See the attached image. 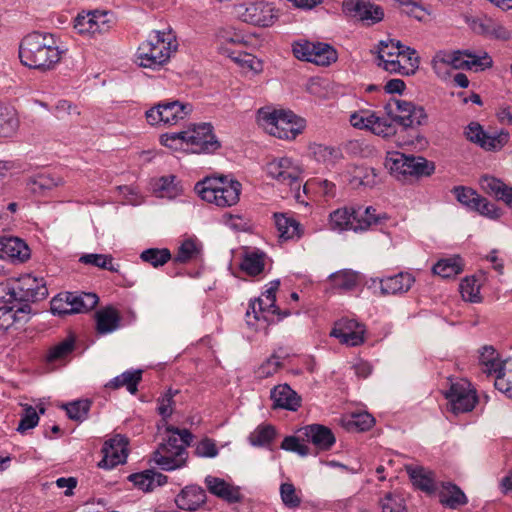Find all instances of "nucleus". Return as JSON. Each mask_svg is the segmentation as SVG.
I'll return each mask as SVG.
<instances>
[{
	"label": "nucleus",
	"instance_id": "obj_21",
	"mask_svg": "<svg viewBox=\"0 0 512 512\" xmlns=\"http://www.w3.org/2000/svg\"><path fill=\"white\" fill-rule=\"evenodd\" d=\"M464 134L467 140L479 145L485 150H497L503 146L500 136L487 134L477 122H471L466 127Z\"/></svg>",
	"mask_w": 512,
	"mask_h": 512
},
{
	"label": "nucleus",
	"instance_id": "obj_26",
	"mask_svg": "<svg viewBox=\"0 0 512 512\" xmlns=\"http://www.w3.org/2000/svg\"><path fill=\"white\" fill-rule=\"evenodd\" d=\"M176 504L182 510L194 511L206 501V492L197 485L186 486L176 497Z\"/></svg>",
	"mask_w": 512,
	"mask_h": 512
},
{
	"label": "nucleus",
	"instance_id": "obj_10",
	"mask_svg": "<svg viewBox=\"0 0 512 512\" xmlns=\"http://www.w3.org/2000/svg\"><path fill=\"white\" fill-rule=\"evenodd\" d=\"M438 65H448L454 69H472L476 67V69L483 70L492 65V59L487 54L478 57L459 50L453 52L440 51L433 59L434 69H437Z\"/></svg>",
	"mask_w": 512,
	"mask_h": 512
},
{
	"label": "nucleus",
	"instance_id": "obj_53",
	"mask_svg": "<svg viewBox=\"0 0 512 512\" xmlns=\"http://www.w3.org/2000/svg\"><path fill=\"white\" fill-rule=\"evenodd\" d=\"M278 11L273 3L258 1V27H270L278 19Z\"/></svg>",
	"mask_w": 512,
	"mask_h": 512
},
{
	"label": "nucleus",
	"instance_id": "obj_45",
	"mask_svg": "<svg viewBox=\"0 0 512 512\" xmlns=\"http://www.w3.org/2000/svg\"><path fill=\"white\" fill-rule=\"evenodd\" d=\"M401 47L402 44L400 41H395L392 39L387 41H380L377 46V58L379 60L378 66L384 69V65L386 64L387 60L399 59V55L401 54Z\"/></svg>",
	"mask_w": 512,
	"mask_h": 512
},
{
	"label": "nucleus",
	"instance_id": "obj_20",
	"mask_svg": "<svg viewBox=\"0 0 512 512\" xmlns=\"http://www.w3.org/2000/svg\"><path fill=\"white\" fill-rule=\"evenodd\" d=\"M30 256L26 243L17 237L0 238V258L9 261L23 262Z\"/></svg>",
	"mask_w": 512,
	"mask_h": 512
},
{
	"label": "nucleus",
	"instance_id": "obj_43",
	"mask_svg": "<svg viewBox=\"0 0 512 512\" xmlns=\"http://www.w3.org/2000/svg\"><path fill=\"white\" fill-rule=\"evenodd\" d=\"M479 362L482 365L484 373L491 375L501 370V366L504 365L499 359L498 352L493 346H484L480 352Z\"/></svg>",
	"mask_w": 512,
	"mask_h": 512
},
{
	"label": "nucleus",
	"instance_id": "obj_6",
	"mask_svg": "<svg viewBox=\"0 0 512 512\" xmlns=\"http://www.w3.org/2000/svg\"><path fill=\"white\" fill-rule=\"evenodd\" d=\"M375 212L376 210L371 206L339 208L330 213L329 224L333 230H353L355 232L364 231L372 225L381 223L382 219H386L385 215L382 217L380 215H376Z\"/></svg>",
	"mask_w": 512,
	"mask_h": 512
},
{
	"label": "nucleus",
	"instance_id": "obj_47",
	"mask_svg": "<svg viewBox=\"0 0 512 512\" xmlns=\"http://www.w3.org/2000/svg\"><path fill=\"white\" fill-rule=\"evenodd\" d=\"M72 309L74 313H86L98 304L99 298L95 293L72 292Z\"/></svg>",
	"mask_w": 512,
	"mask_h": 512
},
{
	"label": "nucleus",
	"instance_id": "obj_42",
	"mask_svg": "<svg viewBox=\"0 0 512 512\" xmlns=\"http://www.w3.org/2000/svg\"><path fill=\"white\" fill-rule=\"evenodd\" d=\"M336 60L337 52L331 45L322 42H315V48L309 62L318 66H329Z\"/></svg>",
	"mask_w": 512,
	"mask_h": 512
},
{
	"label": "nucleus",
	"instance_id": "obj_30",
	"mask_svg": "<svg viewBox=\"0 0 512 512\" xmlns=\"http://www.w3.org/2000/svg\"><path fill=\"white\" fill-rule=\"evenodd\" d=\"M308 150L314 160L326 166H334L343 158L341 150L332 146L312 143L309 145Z\"/></svg>",
	"mask_w": 512,
	"mask_h": 512
},
{
	"label": "nucleus",
	"instance_id": "obj_51",
	"mask_svg": "<svg viewBox=\"0 0 512 512\" xmlns=\"http://www.w3.org/2000/svg\"><path fill=\"white\" fill-rule=\"evenodd\" d=\"M140 258L153 267L163 266L171 259V253L168 249L149 248L140 254Z\"/></svg>",
	"mask_w": 512,
	"mask_h": 512
},
{
	"label": "nucleus",
	"instance_id": "obj_40",
	"mask_svg": "<svg viewBox=\"0 0 512 512\" xmlns=\"http://www.w3.org/2000/svg\"><path fill=\"white\" fill-rule=\"evenodd\" d=\"M60 177H54L49 174H38L30 177L27 181V188L35 194H42L46 190H51L61 183Z\"/></svg>",
	"mask_w": 512,
	"mask_h": 512
},
{
	"label": "nucleus",
	"instance_id": "obj_5",
	"mask_svg": "<svg viewBox=\"0 0 512 512\" xmlns=\"http://www.w3.org/2000/svg\"><path fill=\"white\" fill-rule=\"evenodd\" d=\"M176 36L171 30L152 31L138 47V60L141 67L155 69L166 63L177 50Z\"/></svg>",
	"mask_w": 512,
	"mask_h": 512
},
{
	"label": "nucleus",
	"instance_id": "obj_31",
	"mask_svg": "<svg viewBox=\"0 0 512 512\" xmlns=\"http://www.w3.org/2000/svg\"><path fill=\"white\" fill-rule=\"evenodd\" d=\"M19 119L16 110L7 104L0 103V138H9L16 134Z\"/></svg>",
	"mask_w": 512,
	"mask_h": 512
},
{
	"label": "nucleus",
	"instance_id": "obj_64",
	"mask_svg": "<svg viewBox=\"0 0 512 512\" xmlns=\"http://www.w3.org/2000/svg\"><path fill=\"white\" fill-rule=\"evenodd\" d=\"M382 512H406L404 499L400 495L388 493L381 500Z\"/></svg>",
	"mask_w": 512,
	"mask_h": 512
},
{
	"label": "nucleus",
	"instance_id": "obj_14",
	"mask_svg": "<svg viewBox=\"0 0 512 512\" xmlns=\"http://www.w3.org/2000/svg\"><path fill=\"white\" fill-rule=\"evenodd\" d=\"M14 281L19 305L41 301L48 296V289L43 278L25 274L18 279H14Z\"/></svg>",
	"mask_w": 512,
	"mask_h": 512
},
{
	"label": "nucleus",
	"instance_id": "obj_54",
	"mask_svg": "<svg viewBox=\"0 0 512 512\" xmlns=\"http://www.w3.org/2000/svg\"><path fill=\"white\" fill-rule=\"evenodd\" d=\"M399 3L400 13L414 18L420 22L424 21L428 15L427 10L418 2L413 0H395Z\"/></svg>",
	"mask_w": 512,
	"mask_h": 512
},
{
	"label": "nucleus",
	"instance_id": "obj_4",
	"mask_svg": "<svg viewBox=\"0 0 512 512\" xmlns=\"http://www.w3.org/2000/svg\"><path fill=\"white\" fill-rule=\"evenodd\" d=\"M167 431L172 433L154 452L155 463L163 470H175L186 464L188 446L192 439V433L187 429L168 427Z\"/></svg>",
	"mask_w": 512,
	"mask_h": 512
},
{
	"label": "nucleus",
	"instance_id": "obj_28",
	"mask_svg": "<svg viewBox=\"0 0 512 512\" xmlns=\"http://www.w3.org/2000/svg\"><path fill=\"white\" fill-rule=\"evenodd\" d=\"M205 484L211 494L225 501L233 503L239 500V491L224 479L209 475L205 478Z\"/></svg>",
	"mask_w": 512,
	"mask_h": 512
},
{
	"label": "nucleus",
	"instance_id": "obj_44",
	"mask_svg": "<svg viewBox=\"0 0 512 512\" xmlns=\"http://www.w3.org/2000/svg\"><path fill=\"white\" fill-rule=\"evenodd\" d=\"M314 191L319 196L330 200L336 197V185L327 179H312L303 185V192Z\"/></svg>",
	"mask_w": 512,
	"mask_h": 512
},
{
	"label": "nucleus",
	"instance_id": "obj_32",
	"mask_svg": "<svg viewBox=\"0 0 512 512\" xmlns=\"http://www.w3.org/2000/svg\"><path fill=\"white\" fill-rule=\"evenodd\" d=\"M96 330L99 334H108L119 327L120 315L113 307H106L96 312Z\"/></svg>",
	"mask_w": 512,
	"mask_h": 512
},
{
	"label": "nucleus",
	"instance_id": "obj_62",
	"mask_svg": "<svg viewBox=\"0 0 512 512\" xmlns=\"http://www.w3.org/2000/svg\"><path fill=\"white\" fill-rule=\"evenodd\" d=\"M494 374L496 375L494 382L495 388L512 399V372L506 371L503 365L501 366V370Z\"/></svg>",
	"mask_w": 512,
	"mask_h": 512
},
{
	"label": "nucleus",
	"instance_id": "obj_13",
	"mask_svg": "<svg viewBox=\"0 0 512 512\" xmlns=\"http://www.w3.org/2000/svg\"><path fill=\"white\" fill-rule=\"evenodd\" d=\"M213 127L210 123L195 125L192 129L185 131L186 150L192 153H211L216 151L220 144L213 134Z\"/></svg>",
	"mask_w": 512,
	"mask_h": 512
},
{
	"label": "nucleus",
	"instance_id": "obj_24",
	"mask_svg": "<svg viewBox=\"0 0 512 512\" xmlns=\"http://www.w3.org/2000/svg\"><path fill=\"white\" fill-rule=\"evenodd\" d=\"M270 397L275 408L296 411L301 406L300 396L287 384L275 386Z\"/></svg>",
	"mask_w": 512,
	"mask_h": 512
},
{
	"label": "nucleus",
	"instance_id": "obj_2",
	"mask_svg": "<svg viewBox=\"0 0 512 512\" xmlns=\"http://www.w3.org/2000/svg\"><path fill=\"white\" fill-rule=\"evenodd\" d=\"M258 124L273 137L292 141L306 128V120L291 110L262 107L258 109Z\"/></svg>",
	"mask_w": 512,
	"mask_h": 512
},
{
	"label": "nucleus",
	"instance_id": "obj_46",
	"mask_svg": "<svg viewBox=\"0 0 512 512\" xmlns=\"http://www.w3.org/2000/svg\"><path fill=\"white\" fill-rule=\"evenodd\" d=\"M330 279L335 288L350 291L358 286L360 282V275L352 270H342L332 274Z\"/></svg>",
	"mask_w": 512,
	"mask_h": 512
},
{
	"label": "nucleus",
	"instance_id": "obj_11",
	"mask_svg": "<svg viewBox=\"0 0 512 512\" xmlns=\"http://www.w3.org/2000/svg\"><path fill=\"white\" fill-rule=\"evenodd\" d=\"M263 171L268 177L289 186L297 183L302 174L300 165L287 156L268 158L263 166Z\"/></svg>",
	"mask_w": 512,
	"mask_h": 512
},
{
	"label": "nucleus",
	"instance_id": "obj_56",
	"mask_svg": "<svg viewBox=\"0 0 512 512\" xmlns=\"http://www.w3.org/2000/svg\"><path fill=\"white\" fill-rule=\"evenodd\" d=\"M91 402L89 400H78L64 405V409L70 419L83 421L87 418Z\"/></svg>",
	"mask_w": 512,
	"mask_h": 512
},
{
	"label": "nucleus",
	"instance_id": "obj_9",
	"mask_svg": "<svg viewBox=\"0 0 512 512\" xmlns=\"http://www.w3.org/2000/svg\"><path fill=\"white\" fill-rule=\"evenodd\" d=\"M445 397L448 400L450 411L454 414L470 412L478 402L476 390L469 381L464 379L451 382L449 389L445 392Z\"/></svg>",
	"mask_w": 512,
	"mask_h": 512
},
{
	"label": "nucleus",
	"instance_id": "obj_33",
	"mask_svg": "<svg viewBox=\"0 0 512 512\" xmlns=\"http://www.w3.org/2000/svg\"><path fill=\"white\" fill-rule=\"evenodd\" d=\"M31 312L30 304L3 305L0 307V331L7 330L14 322L21 321L23 316Z\"/></svg>",
	"mask_w": 512,
	"mask_h": 512
},
{
	"label": "nucleus",
	"instance_id": "obj_58",
	"mask_svg": "<svg viewBox=\"0 0 512 512\" xmlns=\"http://www.w3.org/2000/svg\"><path fill=\"white\" fill-rule=\"evenodd\" d=\"M38 422L39 416L36 409L31 405L25 404L23 405V413L18 424L17 431L25 433L27 430L37 426Z\"/></svg>",
	"mask_w": 512,
	"mask_h": 512
},
{
	"label": "nucleus",
	"instance_id": "obj_23",
	"mask_svg": "<svg viewBox=\"0 0 512 512\" xmlns=\"http://www.w3.org/2000/svg\"><path fill=\"white\" fill-rule=\"evenodd\" d=\"M300 431L308 441L321 450H329L335 443L333 432L324 425L312 424L303 427Z\"/></svg>",
	"mask_w": 512,
	"mask_h": 512
},
{
	"label": "nucleus",
	"instance_id": "obj_39",
	"mask_svg": "<svg viewBox=\"0 0 512 512\" xmlns=\"http://www.w3.org/2000/svg\"><path fill=\"white\" fill-rule=\"evenodd\" d=\"M463 270L462 259L459 256L441 259L433 266V273L442 278H451Z\"/></svg>",
	"mask_w": 512,
	"mask_h": 512
},
{
	"label": "nucleus",
	"instance_id": "obj_55",
	"mask_svg": "<svg viewBox=\"0 0 512 512\" xmlns=\"http://www.w3.org/2000/svg\"><path fill=\"white\" fill-rule=\"evenodd\" d=\"M406 161L407 155L398 151H389L386 155L385 167L392 174L405 176Z\"/></svg>",
	"mask_w": 512,
	"mask_h": 512
},
{
	"label": "nucleus",
	"instance_id": "obj_25",
	"mask_svg": "<svg viewBox=\"0 0 512 512\" xmlns=\"http://www.w3.org/2000/svg\"><path fill=\"white\" fill-rule=\"evenodd\" d=\"M415 279L407 272H400L394 276L380 279V289L383 295H394L407 292L413 285Z\"/></svg>",
	"mask_w": 512,
	"mask_h": 512
},
{
	"label": "nucleus",
	"instance_id": "obj_1",
	"mask_svg": "<svg viewBox=\"0 0 512 512\" xmlns=\"http://www.w3.org/2000/svg\"><path fill=\"white\" fill-rule=\"evenodd\" d=\"M62 50L51 33L34 31L23 37L19 44V59L23 66L40 72H49L60 63Z\"/></svg>",
	"mask_w": 512,
	"mask_h": 512
},
{
	"label": "nucleus",
	"instance_id": "obj_50",
	"mask_svg": "<svg viewBox=\"0 0 512 512\" xmlns=\"http://www.w3.org/2000/svg\"><path fill=\"white\" fill-rule=\"evenodd\" d=\"M460 293L465 301L478 303L481 301L480 284L475 277H466L460 283Z\"/></svg>",
	"mask_w": 512,
	"mask_h": 512
},
{
	"label": "nucleus",
	"instance_id": "obj_29",
	"mask_svg": "<svg viewBox=\"0 0 512 512\" xmlns=\"http://www.w3.org/2000/svg\"><path fill=\"white\" fill-rule=\"evenodd\" d=\"M129 481L138 489L148 492L167 482V477L162 473L153 470H145L139 473L129 475Z\"/></svg>",
	"mask_w": 512,
	"mask_h": 512
},
{
	"label": "nucleus",
	"instance_id": "obj_19",
	"mask_svg": "<svg viewBox=\"0 0 512 512\" xmlns=\"http://www.w3.org/2000/svg\"><path fill=\"white\" fill-rule=\"evenodd\" d=\"M412 484L425 493H433L436 490L435 474L425 467L417 464L404 466Z\"/></svg>",
	"mask_w": 512,
	"mask_h": 512
},
{
	"label": "nucleus",
	"instance_id": "obj_48",
	"mask_svg": "<svg viewBox=\"0 0 512 512\" xmlns=\"http://www.w3.org/2000/svg\"><path fill=\"white\" fill-rule=\"evenodd\" d=\"M79 262L92 265L101 269H105L111 272H118L119 265L113 264V257L107 254H84L79 258Z\"/></svg>",
	"mask_w": 512,
	"mask_h": 512
},
{
	"label": "nucleus",
	"instance_id": "obj_7",
	"mask_svg": "<svg viewBox=\"0 0 512 512\" xmlns=\"http://www.w3.org/2000/svg\"><path fill=\"white\" fill-rule=\"evenodd\" d=\"M384 109L392 121L406 128L423 125L427 120L424 108L409 101L391 99Z\"/></svg>",
	"mask_w": 512,
	"mask_h": 512
},
{
	"label": "nucleus",
	"instance_id": "obj_34",
	"mask_svg": "<svg viewBox=\"0 0 512 512\" xmlns=\"http://www.w3.org/2000/svg\"><path fill=\"white\" fill-rule=\"evenodd\" d=\"M439 499L441 504L456 509L459 506H463L467 503V497L463 491L452 483H444L439 493Z\"/></svg>",
	"mask_w": 512,
	"mask_h": 512
},
{
	"label": "nucleus",
	"instance_id": "obj_8",
	"mask_svg": "<svg viewBox=\"0 0 512 512\" xmlns=\"http://www.w3.org/2000/svg\"><path fill=\"white\" fill-rule=\"evenodd\" d=\"M192 112V106L174 101H161L146 112V119L149 124L156 125L164 123L175 125L185 119Z\"/></svg>",
	"mask_w": 512,
	"mask_h": 512
},
{
	"label": "nucleus",
	"instance_id": "obj_17",
	"mask_svg": "<svg viewBox=\"0 0 512 512\" xmlns=\"http://www.w3.org/2000/svg\"><path fill=\"white\" fill-rule=\"evenodd\" d=\"M127 446V438L120 434L107 440L102 448L103 459L99 462V467L110 469L124 463L128 456Z\"/></svg>",
	"mask_w": 512,
	"mask_h": 512
},
{
	"label": "nucleus",
	"instance_id": "obj_38",
	"mask_svg": "<svg viewBox=\"0 0 512 512\" xmlns=\"http://www.w3.org/2000/svg\"><path fill=\"white\" fill-rule=\"evenodd\" d=\"M374 423V417L368 412L352 413L343 420L344 427L350 432L367 431Z\"/></svg>",
	"mask_w": 512,
	"mask_h": 512
},
{
	"label": "nucleus",
	"instance_id": "obj_57",
	"mask_svg": "<svg viewBox=\"0 0 512 512\" xmlns=\"http://www.w3.org/2000/svg\"><path fill=\"white\" fill-rule=\"evenodd\" d=\"M455 195L457 201H459L462 205L466 206L470 210H473L476 207V202L479 201L480 195L469 187L464 186H456L452 190Z\"/></svg>",
	"mask_w": 512,
	"mask_h": 512
},
{
	"label": "nucleus",
	"instance_id": "obj_61",
	"mask_svg": "<svg viewBox=\"0 0 512 512\" xmlns=\"http://www.w3.org/2000/svg\"><path fill=\"white\" fill-rule=\"evenodd\" d=\"M479 183L485 193L494 196L498 200L506 188V185L501 180L488 175L482 176Z\"/></svg>",
	"mask_w": 512,
	"mask_h": 512
},
{
	"label": "nucleus",
	"instance_id": "obj_52",
	"mask_svg": "<svg viewBox=\"0 0 512 512\" xmlns=\"http://www.w3.org/2000/svg\"><path fill=\"white\" fill-rule=\"evenodd\" d=\"M72 292H64L55 296L51 300V312L54 315H69L75 314L74 309H72Z\"/></svg>",
	"mask_w": 512,
	"mask_h": 512
},
{
	"label": "nucleus",
	"instance_id": "obj_36",
	"mask_svg": "<svg viewBox=\"0 0 512 512\" xmlns=\"http://www.w3.org/2000/svg\"><path fill=\"white\" fill-rule=\"evenodd\" d=\"M153 190L157 196L169 199L177 197L182 191L174 175L162 176L155 180Z\"/></svg>",
	"mask_w": 512,
	"mask_h": 512
},
{
	"label": "nucleus",
	"instance_id": "obj_35",
	"mask_svg": "<svg viewBox=\"0 0 512 512\" xmlns=\"http://www.w3.org/2000/svg\"><path fill=\"white\" fill-rule=\"evenodd\" d=\"M435 170V165L424 157L407 155L405 176H430Z\"/></svg>",
	"mask_w": 512,
	"mask_h": 512
},
{
	"label": "nucleus",
	"instance_id": "obj_49",
	"mask_svg": "<svg viewBox=\"0 0 512 512\" xmlns=\"http://www.w3.org/2000/svg\"><path fill=\"white\" fill-rule=\"evenodd\" d=\"M353 181L362 186L374 187L380 182V178L375 168L359 166L353 171Z\"/></svg>",
	"mask_w": 512,
	"mask_h": 512
},
{
	"label": "nucleus",
	"instance_id": "obj_18",
	"mask_svg": "<svg viewBox=\"0 0 512 512\" xmlns=\"http://www.w3.org/2000/svg\"><path fill=\"white\" fill-rule=\"evenodd\" d=\"M400 53L399 59L386 61L384 70L401 75L414 74L419 65L417 52L410 47L402 45Z\"/></svg>",
	"mask_w": 512,
	"mask_h": 512
},
{
	"label": "nucleus",
	"instance_id": "obj_3",
	"mask_svg": "<svg viewBox=\"0 0 512 512\" xmlns=\"http://www.w3.org/2000/svg\"><path fill=\"white\" fill-rule=\"evenodd\" d=\"M194 190L202 200L224 208L238 203L241 183L226 175L208 176L197 182Z\"/></svg>",
	"mask_w": 512,
	"mask_h": 512
},
{
	"label": "nucleus",
	"instance_id": "obj_59",
	"mask_svg": "<svg viewBox=\"0 0 512 512\" xmlns=\"http://www.w3.org/2000/svg\"><path fill=\"white\" fill-rule=\"evenodd\" d=\"M279 433L275 426L271 424L258 425V446L267 447L273 450V444L278 438Z\"/></svg>",
	"mask_w": 512,
	"mask_h": 512
},
{
	"label": "nucleus",
	"instance_id": "obj_12",
	"mask_svg": "<svg viewBox=\"0 0 512 512\" xmlns=\"http://www.w3.org/2000/svg\"><path fill=\"white\" fill-rule=\"evenodd\" d=\"M113 26L112 15L107 11H89L80 13L74 20V28L77 33L84 36H96L105 34Z\"/></svg>",
	"mask_w": 512,
	"mask_h": 512
},
{
	"label": "nucleus",
	"instance_id": "obj_27",
	"mask_svg": "<svg viewBox=\"0 0 512 512\" xmlns=\"http://www.w3.org/2000/svg\"><path fill=\"white\" fill-rule=\"evenodd\" d=\"M274 220L281 241L298 240L302 237L303 229L296 219L283 213H274Z\"/></svg>",
	"mask_w": 512,
	"mask_h": 512
},
{
	"label": "nucleus",
	"instance_id": "obj_60",
	"mask_svg": "<svg viewBox=\"0 0 512 512\" xmlns=\"http://www.w3.org/2000/svg\"><path fill=\"white\" fill-rule=\"evenodd\" d=\"M239 273L237 277L243 278V275L255 277L256 276V251H248L247 248L243 249V255L239 264Z\"/></svg>",
	"mask_w": 512,
	"mask_h": 512
},
{
	"label": "nucleus",
	"instance_id": "obj_41",
	"mask_svg": "<svg viewBox=\"0 0 512 512\" xmlns=\"http://www.w3.org/2000/svg\"><path fill=\"white\" fill-rule=\"evenodd\" d=\"M142 379V371H126L121 375L112 379L109 383H107V387L118 389L120 387L126 386L127 390L131 394H135L137 392V385Z\"/></svg>",
	"mask_w": 512,
	"mask_h": 512
},
{
	"label": "nucleus",
	"instance_id": "obj_16",
	"mask_svg": "<svg viewBox=\"0 0 512 512\" xmlns=\"http://www.w3.org/2000/svg\"><path fill=\"white\" fill-rule=\"evenodd\" d=\"M330 335L347 346H359L365 341V327L353 319H340L335 323Z\"/></svg>",
	"mask_w": 512,
	"mask_h": 512
},
{
	"label": "nucleus",
	"instance_id": "obj_15",
	"mask_svg": "<svg viewBox=\"0 0 512 512\" xmlns=\"http://www.w3.org/2000/svg\"><path fill=\"white\" fill-rule=\"evenodd\" d=\"M342 10L346 15L366 22L367 25L378 23L384 17L382 7L366 0H344Z\"/></svg>",
	"mask_w": 512,
	"mask_h": 512
},
{
	"label": "nucleus",
	"instance_id": "obj_63",
	"mask_svg": "<svg viewBox=\"0 0 512 512\" xmlns=\"http://www.w3.org/2000/svg\"><path fill=\"white\" fill-rule=\"evenodd\" d=\"M370 130L383 138L390 137L396 133L395 126L385 118H380L373 113Z\"/></svg>",
	"mask_w": 512,
	"mask_h": 512
},
{
	"label": "nucleus",
	"instance_id": "obj_22",
	"mask_svg": "<svg viewBox=\"0 0 512 512\" xmlns=\"http://www.w3.org/2000/svg\"><path fill=\"white\" fill-rule=\"evenodd\" d=\"M280 286V280L276 279L271 281L267 288L262 292L261 297H258V307L261 312L271 313L277 316V321H281L288 317L291 313L289 310H281L276 306V292Z\"/></svg>",
	"mask_w": 512,
	"mask_h": 512
},
{
	"label": "nucleus",
	"instance_id": "obj_37",
	"mask_svg": "<svg viewBox=\"0 0 512 512\" xmlns=\"http://www.w3.org/2000/svg\"><path fill=\"white\" fill-rule=\"evenodd\" d=\"M74 349L75 340L72 337H68L48 349L46 361L49 364L64 362Z\"/></svg>",
	"mask_w": 512,
	"mask_h": 512
}]
</instances>
